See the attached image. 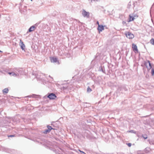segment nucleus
Listing matches in <instances>:
<instances>
[{
  "label": "nucleus",
  "mask_w": 154,
  "mask_h": 154,
  "mask_svg": "<svg viewBox=\"0 0 154 154\" xmlns=\"http://www.w3.org/2000/svg\"><path fill=\"white\" fill-rule=\"evenodd\" d=\"M151 73L152 75H154V69H152L151 70Z\"/></svg>",
  "instance_id": "16"
},
{
  "label": "nucleus",
  "mask_w": 154,
  "mask_h": 154,
  "mask_svg": "<svg viewBox=\"0 0 154 154\" xmlns=\"http://www.w3.org/2000/svg\"><path fill=\"white\" fill-rule=\"evenodd\" d=\"M48 97L50 99H54L56 97V96L55 94L53 93H51L48 96Z\"/></svg>",
  "instance_id": "4"
},
{
  "label": "nucleus",
  "mask_w": 154,
  "mask_h": 154,
  "mask_svg": "<svg viewBox=\"0 0 154 154\" xmlns=\"http://www.w3.org/2000/svg\"><path fill=\"white\" fill-rule=\"evenodd\" d=\"M128 145L129 146H131V144L130 143H129L128 144Z\"/></svg>",
  "instance_id": "21"
},
{
  "label": "nucleus",
  "mask_w": 154,
  "mask_h": 154,
  "mask_svg": "<svg viewBox=\"0 0 154 154\" xmlns=\"http://www.w3.org/2000/svg\"><path fill=\"white\" fill-rule=\"evenodd\" d=\"M97 29L99 31V32H102L103 30H104V26L101 25H99V26L97 28Z\"/></svg>",
  "instance_id": "5"
},
{
  "label": "nucleus",
  "mask_w": 154,
  "mask_h": 154,
  "mask_svg": "<svg viewBox=\"0 0 154 154\" xmlns=\"http://www.w3.org/2000/svg\"><path fill=\"white\" fill-rule=\"evenodd\" d=\"M91 91V89L89 87H88L87 89V91L88 92H90Z\"/></svg>",
  "instance_id": "15"
},
{
  "label": "nucleus",
  "mask_w": 154,
  "mask_h": 154,
  "mask_svg": "<svg viewBox=\"0 0 154 154\" xmlns=\"http://www.w3.org/2000/svg\"><path fill=\"white\" fill-rule=\"evenodd\" d=\"M82 15L84 17H86L88 18L89 15V13L88 12H87L84 10H83L82 13Z\"/></svg>",
  "instance_id": "2"
},
{
  "label": "nucleus",
  "mask_w": 154,
  "mask_h": 154,
  "mask_svg": "<svg viewBox=\"0 0 154 154\" xmlns=\"http://www.w3.org/2000/svg\"><path fill=\"white\" fill-rule=\"evenodd\" d=\"M31 0V1H32V0Z\"/></svg>",
  "instance_id": "26"
},
{
  "label": "nucleus",
  "mask_w": 154,
  "mask_h": 154,
  "mask_svg": "<svg viewBox=\"0 0 154 154\" xmlns=\"http://www.w3.org/2000/svg\"><path fill=\"white\" fill-rule=\"evenodd\" d=\"M22 69H19L17 70V71L19 72V74H22Z\"/></svg>",
  "instance_id": "11"
},
{
  "label": "nucleus",
  "mask_w": 154,
  "mask_h": 154,
  "mask_svg": "<svg viewBox=\"0 0 154 154\" xmlns=\"http://www.w3.org/2000/svg\"><path fill=\"white\" fill-rule=\"evenodd\" d=\"M8 88H6L3 90V92L4 93H7L8 92Z\"/></svg>",
  "instance_id": "10"
},
{
  "label": "nucleus",
  "mask_w": 154,
  "mask_h": 154,
  "mask_svg": "<svg viewBox=\"0 0 154 154\" xmlns=\"http://www.w3.org/2000/svg\"><path fill=\"white\" fill-rule=\"evenodd\" d=\"M51 62L53 63H55L57 61V58L54 57L51 58Z\"/></svg>",
  "instance_id": "7"
},
{
  "label": "nucleus",
  "mask_w": 154,
  "mask_h": 154,
  "mask_svg": "<svg viewBox=\"0 0 154 154\" xmlns=\"http://www.w3.org/2000/svg\"><path fill=\"white\" fill-rule=\"evenodd\" d=\"M9 137H14V135H11L9 136Z\"/></svg>",
  "instance_id": "23"
},
{
  "label": "nucleus",
  "mask_w": 154,
  "mask_h": 154,
  "mask_svg": "<svg viewBox=\"0 0 154 154\" xmlns=\"http://www.w3.org/2000/svg\"><path fill=\"white\" fill-rule=\"evenodd\" d=\"M132 131H130L129 132H132Z\"/></svg>",
  "instance_id": "25"
},
{
  "label": "nucleus",
  "mask_w": 154,
  "mask_h": 154,
  "mask_svg": "<svg viewBox=\"0 0 154 154\" xmlns=\"http://www.w3.org/2000/svg\"><path fill=\"white\" fill-rule=\"evenodd\" d=\"M20 42L19 43V45L20 46L21 48L23 50H24L25 51V46L24 44L23 43V42H22L21 40V39H20Z\"/></svg>",
  "instance_id": "3"
},
{
  "label": "nucleus",
  "mask_w": 154,
  "mask_h": 154,
  "mask_svg": "<svg viewBox=\"0 0 154 154\" xmlns=\"http://www.w3.org/2000/svg\"><path fill=\"white\" fill-rule=\"evenodd\" d=\"M11 75L14 76H18L19 74H16L14 72H12Z\"/></svg>",
  "instance_id": "12"
},
{
  "label": "nucleus",
  "mask_w": 154,
  "mask_h": 154,
  "mask_svg": "<svg viewBox=\"0 0 154 154\" xmlns=\"http://www.w3.org/2000/svg\"><path fill=\"white\" fill-rule=\"evenodd\" d=\"M50 131H49V130L48 129V130H46L45 131V132L46 133L49 132Z\"/></svg>",
  "instance_id": "19"
},
{
  "label": "nucleus",
  "mask_w": 154,
  "mask_h": 154,
  "mask_svg": "<svg viewBox=\"0 0 154 154\" xmlns=\"http://www.w3.org/2000/svg\"><path fill=\"white\" fill-rule=\"evenodd\" d=\"M132 48L134 51H136L137 52H138V49L137 48V46L134 44H132Z\"/></svg>",
  "instance_id": "6"
},
{
  "label": "nucleus",
  "mask_w": 154,
  "mask_h": 154,
  "mask_svg": "<svg viewBox=\"0 0 154 154\" xmlns=\"http://www.w3.org/2000/svg\"><path fill=\"white\" fill-rule=\"evenodd\" d=\"M11 73H12V72H8V74H9V75H11Z\"/></svg>",
  "instance_id": "24"
},
{
  "label": "nucleus",
  "mask_w": 154,
  "mask_h": 154,
  "mask_svg": "<svg viewBox=\"0 0 154 154\" xmlns=\"http://www.w3.org/2000/svg\"><path fill=\"white\" fill-rule=\"evenodd\" d=\"M148 62L149 63V66L150 67V68H151L152 66L151 65V64L150 62V61L149 60H148Z\"/></svg>",
  "instance_id": "18"
},
{
  "label": "nucleus",
  "mask_w": 154,
  "mask_h": 154,
  "mask_svg": "<svg viewBox=\"0 0 154 154\" xmlns=\"http://www.w3.org/2000/svg\"><path fill=\"white\" fill-rule=\"evenodd\" d=\"M79 150L80 152H82L85 154V153L83 152V151H81L80 150Z\"/></svg>",
  "instance_id": "20"
},
{
  "label": "nucleus",
  "mask_w": 154,
  "mask_h": 154,
  "mask_svg": "<svg viewBox=\"0 0 154 154\" xmlns=\"http://www.w3.org/2000/svg\"><path fill=\"white\" fill-rule=\"evenodd\" d=\"M35 29V27L34 26H32L29 29V31L31 32L34 30Z\"/></svg>",
  "instance_id": "8"
},
{
  "label": "nucleus",
  "mask_w": 154,
  "mask_h": 154,
  "mask_svg": "<svg viewBox=\"0 0 154 154\" xmlns=\"http://www.w3.org/2000/svg\"><path fill=\"white\" fill-rule=\"evenodd\" d=\"M150 42L152 45H154V39L153 38L151 39Z\"/></svg>",
  "instance_id": "13"
},
{
  "label": "nucleus",
  "mask_w": 154,
  "mask_h": 154,
  "mask_svg": "<svg viewBox=\"0 0 154 154\" xmlns=\"http://www.w3.org/2000/svg\"><path fill=\"white\" fill-rule=\"evenodd\" d=\"M97 24L98 25V26H99V25H100L99 24V22L98 21H97Z\"/></svg>",
  "instance_id": "22"
},
{
  "label": "nucleus",
  "mask_w": 154,
  "mask_h": 154,
  "mask_svg": "<svg viewBox=\"0 0 154 154\" xmlns=\"http://www.w3.org/2000/svg\"><path fill=\"white\" fill-rule=\"evenodd\" d=\"M134 19V18L130 15H129V21H131L133 20Z\"/></svg>",
  "instance_id": "9"
},
{
  "label": "nucleus",
  "mask_w": 154,
  "mask_h": 154,
  "mask_svg": "<svg viewBox=\"0 0 154 154\" xmlns=\"http://www.w3.org/2000/svg\"><path fill=\"white\" fill-rule=\"evenodd\" d=\"M47 128H48V129L49 130V131H50L51 129H53V128H52V127L51 126H48Z\"/></svg>",
  "instance_id": "14"
},
{
  "label": "nucleus",
  "mask_w": 154,
  "mask_h": 154,
  "mask_svg": "<svg viewBox=\"0 0 154 154\" xmlns=\"http://www.w3.org/2000/svg\"><path fill=\"white\" fill-rule=\"evenodd\" d=\"M142 137L145 139H146L147 138V137L146 135H142Z\"/></svg>",
  "instance_id": "17"
},
{
  "label": "nucleus",
  "mask_w": 154,
  "mask_h": 154,
  "mask_svg": "<svg viewBox=\"0 0 154 154\" xmlns=\"http://www.w3.org/2000/svg\"><path fill=\"white\" fill-rule=\"evenodd\" d=\"M125 34L126 36L129 39H132L134 37V35L129 32L126 33Z\"/></svg>",
  "instance_id": "1"
}]
</instances>
